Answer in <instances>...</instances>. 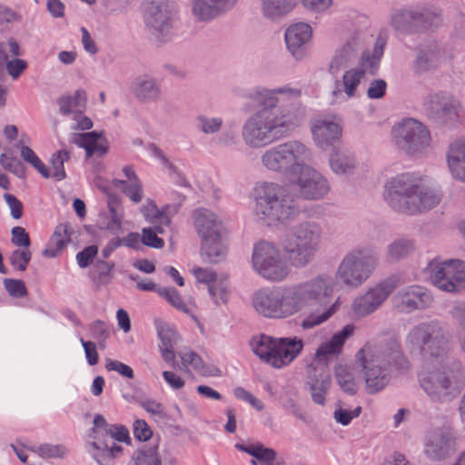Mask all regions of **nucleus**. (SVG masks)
<instances>
[{"label": "nucleus", "instance_id": "nucleus-1", "mask_svg": "<svg viewBox=\"0 0 465 465\" xmlns=\"http://www.w3.org/2000/svg\"><path fill=\"white\" fill-rule=\"evenodd\" d=\"M335 282L328 273L288 285L263 288L252 297L255 312L267 319L286 320L301 316L300 327L312 330L327 322L339 310L340 298L326 304L334 292Z\"/></svg>", "mask_w": 465, "mask_h": 465}, {"label": "nucleus", "instance_id": "nucleus-2", "mask_svg": "<svg viewBox=\"0 0 465 465\" xmlns=\"http://www.w3.org/2000/svg\"><path fill=\"white\" fill-rule=\"evenodd\" d=\"M301 90L289 85L250 93L262 109L249 116L242 127V139L252 149L266 147L288 136L300 125L304 110L299 103Z\"/></svg>", "mask_w": 465, "mask_h": 465}, {"label": "nucleus", "instance_id": "nucleus-3", "mask_svg": "<svg viewBox=\"0 0 465 465\" xmlns=\"http://www.w3.org/2000/svg\"><path fill=\"white\" fill-rule=\"evenodd\" d=\"M323 228L318 222L307 220L293 225L282 250L273 242L261 241L253 245L251 265L263 279L280 282L291 274L292 268L303 269L312 263L319 252Z\"/></svg>", "mask_w": 465, "mask_h": 465}, {"label": "nucleus", "instance_id": "nucleus-4", "mask_svg": "<svg viewBox=\"0 0 465 465\" xmlns=\"http://www.w3.org/2000/svg\"><path fill=\"white\" fill-rule=\"evenodd\" d=\"M382 199L393 211L413 215L434 208L440 202L439 191L427 186L414 173H401L387 178Z\"/></svg>", "mask_w": 465, "mask_h": 465}, {"label": "nucleus", "instance_id": "nucleus-5", "mask_svg": "<svg viewBox=\"0 0 465 465\" xmlns=\"http://www.w3.org/2000/svg\"><path fill=\"white\" fill-rule=\"evenodd\" d=\"M400 345L366 342L355 354V364L361 369L365 390L369 394L382 391L390 382L392 364L399 357Z\"/></svg>", "mask_w": 465, "mask_h": 465}, {"label": "nucleus", "instance_id": "nucleus-6", "mask_svg": "<svg viewBox=\"0 0 465 465\" xmlns=\"http://www.w3.org/2000/svg\"><path fill=\"white\" fill-rule=\"evenodd\" d=\"M252 213L262 225L275 227L284 224L299 212L294 201L275 182H257L252 191Z\"/></svg>", "mask_w": 465, "mask_h": 465}, {"label": "nucleus", "instance_id": "nucleus-7", "mask_svg": "<svg viewBox=\"0 0 465 465\" xmlns=\"http://www.w3.org/2000/svg\"><path fill=\"white\" fill-rule=\"evenodd\" d=\"M436 367L424 368L419 375L421 390L433 402H448L460 395L465 386V372L457 363H449L446 357L432 360Z\"/></svg>", "mask_w": 465, "mask_h": 465}, {"label": "nucleus", "instance_id": "nucleus-8", "mask_svg": "<svg viewBox=\"0 0 465 465\" xmlns=\"http://www.w3.org/2000/svg\"><path fill=\"white\" fill-rule=\"evenodd\" d=\"M383 51L384 42L379 39L371 51H364L354 66L344 70L341 79L335 81L331 93L332 104L355 99L361 95L369 77L378 72Z\"/></svg>", "mask_w": 465, "mask_h": 465}, {"label": "nucleus", "instance_id": "nucleus-9", "mask_svg": "<svg viewBox=\"0 0 465 465\" xmlns=\"http://www.w3.org/2000/svg\"><path fill=\"white\" fill-rule=\"evenodd\" d=\"M405 346L411 353L422 355L426 361H442L450 350V341L440 322L431 320L411 328Z\"/></svg>", "mask_w": 465, "mask_h": 465}, {"label": "nucleus", "instance_id": "nucleus-10", "mask_svg": "<svg viewBox=\"0 0 465 465\" xmlns=\"http://www.w3.org/2000/svg\"><path fill=\"white\" fill-rule=\"evenodd\" d=\"M310 154V149L303 143L291 140L264 150L260 164L263 171L284 175L290 181Z\"/></svg>", "mask_w": 465, "mask_h": 465}, {"label": "nucleus", "instance_id": "nucleus-11", "mask_svg": "<svg viewBox=\"0 0 465 465\" xmlns=\"http://www.w3.org/2000/svg\"><path fill=\"white\" fill-rule=\"evenodd\" d=\"M378 254L364 247H357L347 252L341 259L335 280L348 289H358L363 285L376 270Z\"/></svg>", "mask_w": 465, "mask_h": 465}, {"label": "nucleus", "instance_id": "nucleus-12", "mask_svg": "<svg viewBox=\"0 0 465 465\" xmlns=\"http://www.w3.org/2000/svg\"><path fill=\"white\" fill-rule=\"evenodd\" d=\"M424 271L430 282L441 292L458 293L465 289L463 260L437 257L428 262Z\"/></svg>", "mask_w": 465, "mask_h": 465}, {"label": "nucleus", "instance_id": "nucleus-13", "mask_svg": "<svg viewBox=\"0 0 465 465\" xmlns=\"http://www.w3.org/2000/svg\"><path fill=\"white\" fill-rule=\"evenodd\" d=\"M146 26L160 40L171 37L178 24V5L173 0H145L143 4Z\"/></svg>", "mask_w": 465, "mask_h": 465}, {"label": "nucleus", "instance_id": "nucleus-14", "mask_svg": "<svg viewBox=\"0 0 465 465\" xmlns=\"http://www.w3.org/2000/svg\"><path fill=\"white\" fill-rule=\"evenodd\" d=\"M391 134L396 143L408 153H421L430 147V131L416 119L406 118L395 124Z\"/></svg>", "mask_w": 465, "mask_h": 465}, {"label": "nucleus", "instance_id": "nucleus-15", "mask_svg": "<svg viewBox=\"0 0 465 465\" xmlns=\"http://www.w3.org/2000/svg\"><path fill=\"white\" fill-rule=\"evenodd\" d=\"M289 182L296 189L299 196L304 200H322L331 191V185L327 177L312 165L306 163L305 161Z\"/></svg>", "mask_w": 465, "mask_h": 465}, {"label": "nucleus", "instance_id": "nucleus-16", "mask_svg": "<svg viewBox=\"0 0 465 465\" xmlns=\"http://www.w3.org/2000/svg\"><path fill=\"white\" fill-rule=\"evenodd\" d=\"M367 39L368 34L362 28L351 32L345 40L335 48L328 62L327 72L331 75L336 76L341 69L353 61L360 53L361 54L364 51H371L365 48Z\"/></svg>", "mask_w": 465, "mask_h": 465}, {"label": "nucleus", "instance_id": "nucleus-17", "mask_svg": "<svg viewBox=\"0 0 465 465\" xmlns=\"http://www.w3.org/2000/svg\"><path fill=\"white\" fill-rule=\"evenodd\" d=\"M440 22V13L430 8H400L393 10L391 15V25L395 30L401 32L408 31L411 27L437 26Z\"/></svg>", "mask_w": 465, "mask_h": 465}, {"label": "nucleus", "instance_id": "nucleus-18", "mask_svg": "<svg viewBox=\"0 0 465 465\" xmlns=\"http://www.w3.org/2000/svg\"><path fill=\"white\" fill-rule=\"evenodd\" d=\"M311 133L315 145L326 151L338 143L343 133V122L338 115H326L312 120Z\"/></svg>", "mask_w": 465, "mask_h": 465}, {"label": "nucleus", "instance_id": "nucleus-19", "mask_svg": "<svg viewBox=\"0 0 465 465\" xmlns=\"http://www.w3.org/2000/svg\"><path fill=\"white\" fill-rule=\"evenodd\" d=\"M395 288L396 282L392 279H386L370 287L363 294L354 299L352 311L360 317L371 314L381 306Z\"/></svg>", "mask_w": 465, "mask_h": 465}, {"label": "nucleus", "instance_id": "nucleus-20", "mask_svg": "<svg viewBox=\"0 0 465 465\" xmlns=\"http://www.w3.org/2000/svg\"><path fill=\"white\" fill-rule=\"evenodd\" d=\"M393 306L401 312L425 310L433 302L431 292L420 285H410L399 290L392 297Z\"/></svg>", "mask_w": 465, "mask_h": 465}, {"label": "nucleus", "instance_id": "nucleus-21", "mask_svg": "<svg viewBox=\"0 0 465 465\" xmlns=\"http://www.w3.org/2000/svg\"><path fill=\"white\" fill-rule=\"evenodd\" d=\"M354 332L355 326L353 324L344 325L317 347L314 352V361L327 367L332 359L341 354L346 341L353 336Z\"/></svg>", "mask_w": 465, "mask_h": 465}, {"label": "nucleus", "instance_id": "nucleus-22", "mask_svg": "<svg viewBox=\"0 0 465 465\" xmlns=\"http://www.w3.org/2000/svg\"><path fill=\"white\" fill-rule=\"evenodd\" d=\"M272 356L268 364L276 369H282L291 364L302 351L304 343L299 337L277 338L275 340Z\"/></svg>", "mask_w": 465, "mask_h": 465}, {"label": "nucleus", "instance_id": "nucleus-23", "mask_svg": "<svg viewBox=\"0 0 465 465\" xmlns=\"http://www.w3.org/2000/svg\"><path fill=\"white\" fill-rule=\"evenodd\" d=\"M312 37V26L304 22L291 25L285 31L287 49L296 60L306 56V45Z\"/></svg>", "mask_w": 465, "mask_h": 465}, {"label": "nucleus", "instance_id": "nucleus-24", "mask_svg": "<svg viewBox=\"0 0 465 465\" xmlns=\"http://www.w3.org/2000/svg\"><path fill=\"white\" fill-rule=\"evenodd\" d=\"M237 0H191V13L198 22L209 23L230 11Z\"/></svg>", "mask_w": 465, "mask_h": 465}, {"label": "nucleus", "instance_id": "nucleus-25", "mask_svg": "<svg viewBox=\"0 0 465 465\" xmlns=\"http://www.w3.org/2000/svg\"><path fill=\"white\" fill-rule=\"evenodd\" d=\"M454 450L453 437L446 431L436 430L427 434L424 452L428 458L441 460Z\"/></svg>", "mask_w": 465, "mask_h": 465}, {"label": "nucleus", "instance_id": "nucleus-26", "mask_svg": "<svg viewBox=\"0 0 465 465\" xmlns=\"http://www.w3.org/2000/svg\"><path fill=\"white\" fill-rule=\"evenodd\" d=\"M426 106L439 114L444 122H456L462 114V107L459 101L449 94H436L426 101Z\"/></svg>", "mask_w": 465, "mask_h": 465}, {"label": "nucleus", "instance_id": "nucleus-27", "mask_svg": "<svg viewBox=\"0 0 465 465\" xmlns=\"http://www.w3.org/2000/svg\"><path fill=\"white\" fill-rule=\"evenodd\" d=\"M193 223L201 240L224 234L222 221L213 212L208 209L195 210Z\"/></svg>", "mask_w": 465, "mask_h": 465}, {"label": "nucleus", "instance_id": "nucleus-28", "mask_svg": "<svg viewBox=\"0 0 465 465\" xmlns=\"http://www.w3.org/2000/svg\"><path fill=\"white\" fill-rule=\"evenodd\" d=\"M155 327L162 358L165 362L173 365L176 358L174 348L180 341V335L173 326L166 322L158 321L155 322Z\"/></svg>", "mask_w": 465, "mask_h": 465}, {"label": "nucleus", "instance_id": "nucleus-29", "mask_svg": "<svg viewBox=\"0 0 465 465\" xmlns=\"http://www.w3.org/2000/svg\"><path fill=\"white\" fill-rule=\"evenodd\" d=\"M130 89L133 95L143 103L155 102L162 94L160 84L149 74L135 77L131 83Z\"/></svg>", "mask_w": 465, "mask_h": 465}, {"label": "nucleus", "instance_id": "nucleus-30", "mask_svg": "<svg viewBox=\"0 0 465 465\" xmlns=\"http://www.w3.org/2000/svg\"><path fill=\"white\" fill-rule=\"evenodd\" d=\"M446 160L450 176L465 183V138L456 139L450 144Z\"/></svg>", "mask_w": 465, "mask_h": 465}, {"label": "nucleus", "instance_id": "nucleus-31", "mask_svg": "<svg viewBox=\"0 0 465 465\" xmlns=\"http://www.w3.org/2000/svg\"><path fill=\"white\" fill-rule=\"evenodd\" d=\"M71 141L77 146L84 148L87 157L94 154L103 155L108 150V143L103 132H85L74 134Z\"/></svg>", "mask_w": 465, "mask_h": 465}, {"label": "nucleus", "instance_id": "nucleus-32", "mask_svg": "<svg viewBox=\"0 0 465 465\" xmlns=\"http://www.w3.org/2000/svg\"><path fill=\"white\" fill-rule=\"evenodd\" d=\"M122 173L124 179H114V185L119 188L132 202L140 203L143 196V191L135 172L131 166H124Z\"/></svg>", "mask_w": 465, "mask_h": 465}, {"label": "nucleus", "instance_id": "nucleus-33", "mask_svg": "<svg viewBox=\"0 0 465 465\" xmlns=\"http://www.w3.org/2000/svg\"><path fill=\"white\" fill-rule=\"evenodd\" d=\"M180 359L183 366L188 371H194L205 377H220L222 375V371L218 367L206 365L200 355L193 351L186 350L182 351Z\"/></svg>", "mask_w": 465, "mask_h": 465}, {"label": "nucleus", "instance_id": "nucleus-34", "mask_svg": "<svg viewBox=\"0 0 465 465\" xmlns=\"http://www.w3.org/2000/svg\"><path fill=\"white\" fill-rule=\"evenodd\" d=\"M201 254L205 261L216 263L226 257L228 246L224 234L201 240Z\"/></svg>", "mask_w": 465, "mask_h": 465}, {"label": "nucleus", "instance_id": "nucleus-35", "mask_svg": "<svg viewBox=\"0 0 465 465\" xmlns=\"http://www.w3.org/2000/svg\"><path fill=\"white\" fill-rule=\"evenodd\" d=\"M262 15L272 21H278L295 7V0H260Z\"/></svg>", "mask_w": 465, "mask_h": 465}, {"label": "nucleus", "instance_id": "nucleus-36", "mask_svg": "<svg viewBox=\"0 0 465 465\" xmlns=\"http://www.w3.org/2000/svg\"><path fill=\"white\" fill-rule=\"evenodd\" d=\"M331 171L337 175H349L353 173L356 163L354 157L347 152L333 148L329 156Z\"/></svg>", "mask_w": 465, "mask_h": 465}, {"label": "nucleus", "instance_id": "nucleus-37", "mask_svg": "<svg viewBox=\"0 0 465 465\" xmlns=\"http://www.w3.org/2000/svg\"><path fill=\"white\" fill-rule=\"evenodd\" d=\"M87 107V94L84 89H77L73 94L60 98V113L69 116L78 111H85Z\"/></svg>", "mask_w": 465, "mask_h": 465}, {"label": "nucleus", "instance_id": "nucleus-38", "mask_svg": "<svg viewBox=\"0 0 465 465\" xmlns=\"http://www.w3.org/2000/svg\"><path fill=\"white\" fill-rule=\"evenodd\" d=\"M334 374L340 388L349 393L354 394L358 389V382L353 367L339 363L334 368Z\"/></svg>", "mask_w": 465, "mask_h": 465}, {"label": "nucleus", "instance_id": "nucleus-39", "mask_svg": "<svg viewBox=\"0 0 465 465\" xmlns=\"http://www.w3.org/2000/svg\"><path fill=\"white\" fill-rule=\"evenodd\" d=\"M414 251V242L408 238H398L388 244L386 259L391 262H398L406 259Z\"/></svg>", "mask_w": 465, "mask_h": 465}, {"label": "nucleus", "instance_id": "nucleus-40", "mask_svg": "<svg viewBox=\"0 0 465 465\" xmlns=\"http://www.w3.org/2000/svg\"><path fill=\"white\" fill-rule=\"evenodd\" d=\"M331 378L329 372H322L318 378L310 381V391L312 401L319 405H324L326 395L330 390Z\"/></svg>", "mask_w": 465, "mask_h": 465}, {"label": "nucleus", "instance_id": "nucleus-41", "mask_svg": "<svg viewBox=\"0 0 465 465\" xmlns=\"http://www.w3.org/2000/svg\"><path fill=\"white\" fill-rule=\"evenodd\" d=\"M160 297L163 298L174 309L191 316L197 321L192 308L183 301L180 292L173 287H163L157 290Z\"/></svg>", "mask_w": 465, "mask_h": 465}, {"label": "nucleus", "instance_id": "nucleus-42", "mask_svg": "<svg viewBox=\"0 0 465 465\" xmlns=\"http://www.w3.org/2000/svg\"><path fill=\"white\" fill-rule=\"evenodd\" d=\"M275 340L271 336L264 334L254 336L250 342L252 351L261 360L268 363V360L272 356L273 348H275Z\"/></svg>", "mask_w": 465, "mask_h": 465}, {"label": "nucleus", "instance_id": "nucleus-43", "mask_svg": "<svg viewBox=\"0 0 465 465\" xmlns=\"http://www.w3.org/2000/svg\"><path fill=\"white\" fill-rule=\"evenodd\" d=\"M144 219L153 225L169 226L170 217L164 210H159L156 204L148 200L141 208Z\"/></svg>", "mask_w": 465, "mask_h": 465}, {"label": "nucleus", "instance_id": "nucleus-44", "mask_svg": "<svg viewBox=\"0 0 465 465\" xmlns=\"http://www.w3.org/2000/svg\"><path fill=\"white\" fill-rule=\"evenodd\" d=\"M109 221L106 228L113 233L116 234L122 232L124 218V211L121 203L116 199H109Z\"/></svg>", "mask_w": 465, "mask_h": 465}, {"label": "nucleus", "instance_id": "nucleus-45", "mask_svg": "<svg viewBox=\"0 0 465 465\" xmlns=\"http://www.w3.org/2000/svg\"><path fill=\"white\" fill-rule=\"evenodd\" d=\"M208 292L215 304H225L228 302L230 293L227 277L219 275V277L210 284Z\"/></svg>", "mask_w": 465, "mask_h": 465}, {"label": "nucleus", "instance_id": "nucleus-46", "mask_svg": "<svg viewBox=\"0 0 465 465\" xmlns=\"http://www.w3.org/2000/svg\"><path fill=\"white\" fill-rule=\"evenodd\" d=\"M16 147L20 150V155L25 162L30 163L43 177L50 176L47 167L30 147L21 143H18Z\"/></svg>", "mask_w": 465, "mask_h": 465}, {"label": "nucleus", "instance_id": "nucleus-47", "mask_svg": "<svg viewBox=\"0 0 465 465\" xmlns=\"http://www.w3.org/2000/svg\"><path fill=\"white\" fill-rule=\"evenodd\" d=\"M24 54L20 43L14 37L8 38L5 42H0V67L4 63L12 57H19Z\"/></svg>", "mask_w": 465, "mask_h": 465}, {"label": "nucleus", "instance_id": "nucleus-48", "mask_svg": "<svg viewBox=\"0 0 465 465\" xmlns=\"http://www.w3.org/2000/svg\"><path fill=\"white\" fill-rule=\"evenodd\" d=\"M165 225H153L152 227H146L142 230V242L143 244L161 249L164 246L163 239L158 237V234H162L164 232Z\"/></svg>", "mask_w": 465, "mask_h": 465}, {"label": "nucleus", "instance_id": "nucleus-49", "mask_svg": "<svg viewBox=\"0 0 465 465\" xmlns=\"http://www.w3.org/2000/svg\"><path fill=\"white\" fill-rule=\"evenodd\" d=\"M196 121L198 129L204 134L218 133L223 124V119L221 116L199 114Z\"/></svg>", "mask_w": 465, "mask_h": 465}, {"label": "nucleus", "instance_id": "nucleus-50", "mask_svg": "<svg viewBox=\"0 0 465 465\" xmlns=\"http://www.w3.org/2000/svg\"><path fill=\"white\" fill-rule=\"evenodd\" d=\"M128 465H161V460L153 449L138 450Z\"/></svg>", "mask_w": 465, "mask_h": 465}, {"label": "nucleus", "instance_id": "nucleus-51", "mask_svg": "<svg viewBox=\"0 0 465 465\" xmlns=\"http://www.w3.org/2000/svg\"><path fill=\"white\" fill-rule=\"evenodd\" d=\"M439 53L433 49L422 50L418 54L416 68L418 71H426L437 64Z\"/></svg>", "mask_w": 465, "mask_h": 465}, {"label": "nucleus", "instance_id": "nucleus-52", "mask_svg": "<svg viewBox=\"0 0 465 465\" xmlns=\"http://www.w3.org/2000/svg\"><path fill=\"white\" fill-rule=\"evenodd\" d=\"M92 447L96 450L97 451H101V454L93 453L94 458L97 460V461L102 464L101 458H108V459H114L116 458L123 450L122 447L113 443L111 446H109L107 443L100 444L97 441L92 442Z\"/></svg>", "mask_w": 465, "mask_h": 465}, {"label": "nucleus", "instance_id": "nucleus-53", "mask_svg": "<svg viewBox=\"0 0 465 465\" xmlns=\"http://www.w3.org/2000/svg\"><path fill=\"white\" fill-rule=\"evenodd\" d=\"M302 5L310 13L325 15L332 6L333 0H301Z\"/></svg>", "mask_w": 465, "mask_h": 465}, {"label": "nucleus", "instance_id": "nucleus-54", "mask_svg": "<svg viewBox=\"0 0 465 465\" xmlns=\"http://www.w3.org/2000/svg\"><path fill=\"white\" fill-rule=\"evenodd\" d=\"M4 66L7 74L13 80L18 79L24 72L27 69L28 64L25 60L19 57H12L7 62L4 63Z\"/></svg>", "mask_w": 465, "mask_h": 465}, {"label": "nucleus", "instance_id": "nucleus-55", "mask_svg": "<svg viewBox=\"0 0 465 465\" xmlns=\"http://www.w3.org/2000/svg\"><path fill=\"white\" fill-rule=\"evenodd\" d=\"M85 111H78L68 117L70 128L76 131H88L93 127V121L84 114Z\"/></svg>", "mask_w": 465, "mask_h": 465}, {"label": "nucleus", "instance_id": "nucleus-56", "mask_svg": "<svg viewBox=\"0 0 465 465\" xmlns=\"http://www.w3.org/2000/svg\"><path fill=\"white\" fill-rule=\"evenodd\" d=\"M361 412V407H356L353 410L344 409L341 406L337 407L333 412V418L337 423L342 426H347L351 421L359 417Z\"/></svg>", "mask_w": 465, "mask_h": 465}, {"label": "nucleus", "instance_id": "nucleus-57", "mask_svg": "<svg viewBox=\"0 0 465 465\" xmlns=\"http://www.w3.org/2000/svg\"><path fill=\"white\" fill-rule=\"evenodd\" d=\"M191 272L198 282L206 284L208 287L219 277L213 269L199 266H193Z\"/></svg>", "mask_w": 465, "mask_h": 465}, {"label": "nucleus", "instance_id": "nucleus-58", "mask_svg": "<svg viewBox=\"0 0 465 465\" xmlns=\"http://www.w3.org/2000/svg\"><path fill=\"white\" fill-rule=\"evenodd\" d=\"M31 260V252L28 248L17 249L11 255L12 265L20 270L25 271Z\"/></svg>", "mask_w": 465, "mask_h": 465}, {"label": "nucleus", "instance_id": "nucleus-59", "mask_svg": "<svg viewBox=\"0 0 465 465\" xmlns=\"http://www.w3.org/2000/svg\"><path fill=\"white\" fill-rule=\"evenodd\" d=\"M98 247L96 245H90L85 247L83 251L76 254V262L80 268L88 267L97 256Z\"/></svg>", "mask_w": 465, "mask_h": 465}, {"label": "nucleus", "instance_id": "nucleus-60", "mask_svg": "<svg viewBox=\"0 0 465 465\" xmlns=\"http://www.w3.org/2000/svg\"><path fill=\"white\" fill-rule=\"evenodd\" d=\"M105 369L108 371H115L124 378L133 379L134 377V371L130 366L116 360L106 359Z\"/></svg>", "mask_w": 465, "mask_h": 465}, {"label": "nucleus", "instance_id": "nucleus-61", "mask_svg": "<svg viewBox=\"0 0 465 465\" xmlns=\"http://www.w3.org/2000/svg\"><path fill=\"white\" fill-rule=\"evenodd\" d=\"M21 16L11 8L0 5V30L8 28L11 25L19 22Z\"/></svg>", "mask_w": 465, "mask_h": 465}, {"label": "nucleus", "instance_id": "nucleus-62", "mask_svg": "<svg viewBox=\"0 0 465 465\" xmlns=\"http://www.w3.org/2000/svg\"><path fill=\"white\" fill-rule=\"evenodd\" d=\"M4 285L9 295L14 298H21L26 294V287L21 280L5 279Z\"/></svg>", "mask_w": 465, "mask_h": 465}, {"label": "nucleus", "instance_id": "nucleus-63", "mask_svg": "<svg viewBox=\"0 0 465 465\" xmlns=\"http://www.w3.org/2000/svg\"><path fill=\"white\" fill-rule=\"evenodd\" d=\"M452 316L457 319L461 326L460 333V344L462 351L465 353V304L458 303L451 310Z\"/></svg>", "mask_w": 465, "mask_h": 465}, {"label": "nucleus", "instance_id": "nucleus-64", "mask_svg": "<svg viewBox=\"0 0 465 465\" xmlns=\"http://www.w3.org/2000/svg\"><path fill=\"white\" fill-rule=\"evenodd\" d=\"M387 90V83L382 79L371 81L367 89V96L370 99L376 100L382 98Z\"/></svg>", "mask_w": 465, "mask_h": 465}]
</instances>
